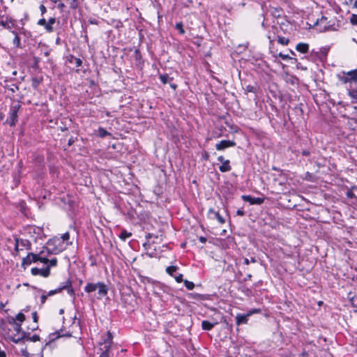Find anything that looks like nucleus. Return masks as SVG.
Masks as SVG:
<instances>
[{
    "instance_id": "nucleus-1",
    "label": "nucleus",
    "mask_w": 357,
    "mask_h": 357,
    "mask_svg": "<svg viewBox=\"0 0 357 357\" xmlns=\"http://www.w3.org/2000/svg\"><path fill=\"white\" fill-rule=\"evenodd\" d=\"M339 80L346 84L351 102L357 104V68L347 73L342 72V75H339Z\"/></svg>"
},
{
    "instance_id": "nucleus-2",
    "label": "nucleus",
    "mask_w": 357,
    "mask_h": 357,
    "mask_svg": "<svg viewBox=\"0 0 357 357\" xmlns=\"http://www.w3.org/2000/svg\"><path fill=\"white\" fill-rule=\"evenodd\" d=\"M314 27L320 33L326 31H335L338 29L340 24L337 22V24L334 20L328 21V18L325 16H322L320 19H317L316 22L314 24Z\"/></svg>"
},
{
    "instance_id": "nucleus-3",
    "label": "nucleus",
    "mask_w": 357,
    "mask_h": 357,
    "mask_svg": "<svg viewBox=\"0 0 357 357\" xmlns=\"http://www.w3.org/2000/svg\"><path fill=\"white\" fill-rule=\"evenodd\" d=\"M98 290V299H101L108 294L109 288L102 282L97 283L88 282L84 287L85 292L90 294Z\"/></svg>"
},
{
    "instance_id": "nucleus-4",
    "label": "nucleus",
    "mask_w": 357,
    "mask_h": 357,
    "mask_svg": "<svg viewBox=\"0 0 357 357\" xmlns=\"http://www.w3.org/2000/svg\"><path fill=\"white\" fill-rule=\"evenodd\" d=\"M22 105L20 102H14L10 107L8 116L4 123L8 124L10 127H14L18 122V113Z\"/></svg>"
},
{
    "instance_id": "nucleus-5",
    "label": "nucleus",
    "mask_w": 357,
    "mask_h": 357,
    "mask_svg": "<svg viewBox=\"0 0 357 357\" xmlns=\"http://www.w3.org/2000/svg\"><path fill=\"white\" fill-rule=\"evenodd\" d=\"M46 244L52 247L50 252L54 255L61 252L66 248L61 239L56 236L49 239Z\"/></svg>"
},
{
    "instance_id": "nucleus-6",
    "label": "nucleus",
    "mask_w": 357,
    "mask_h": 357,
    "mask_svg": "<svg viewBox=\"0 0 357 357\" xmlns=\"http://www.w3.org/2000/svg\"><path fill=\"white\" fill-rule=\"evenodd\" d=\"M0 26L11 32V31H14L13 29L17 27V20L10 15H2V19L0 20Z\"/></svg>"
},
{
    "instance_id": "nucleus-7",
    "label": "nucleus",
    "mask_w": 357,
    "mask_h": 357,
    "mask_svg": "<svg viewBox=\"0 0 357 357\" xmlns=\"http://www.w3.org/2000/svg\"><path fill=\"white\" fill-rule=\"evenodd\" d=\"M65 59L66 63H69L73 66L75 65V66L77 68L75 70L77 73L79 72L80 69L79 68L81 67L83 63L82 60L81 59L77 58L73 54H69L66 56Z\"/></svg>"
},
{
    "instance_id": "nucleus-8",
    "label": "nucleus",
    "mask_w": 357,
    "mask_h": 357,
    "mask_svg": "<svg viewBox=\"0 0 357 357\" xmlns=\"http://www.w3.org/2000/svg\"><path fill=\"white\" fill-rule=\"evenodd\" d=\"M38 261V254H34L33 252H29L26 255V257L22 259V267L24 269L26 266L30 265L32 262L35 263Z\"/></svg>"
},
{
    "instance_id": "nucleus-9",
    "label": "nucleus",
    "mask_w": 357,
    "mask_h": 357,
    "mask_svg": "<svg viewBox=\"0 0 357 357\" xmlns=\"http://www.w3.org/2000/svg\"><path fill=\"white\" fill-rule=\"evenodd\" d=\"M241 199L245 201L249 202L251 205L257 204L261 205L264 202V197H254L251 195H243L241 196Z\"/></svg>"
},
{
    "instance_id": "nucleus-10",
    "label": "nucleus",
    "mask_w": 357,
    "mask_h": 357,
    "mask_svg": "<svg viewBox=\"0 0 357 357\" xmlns=\"http://www.w3.org/2000/svg\"><path fill=\"white\" fill-rule=\"evenodd\" d=\"M31 273L33 275H40L44 278H47L50 275V266H47L44 268H38L37 267L32 268L31 270Z\"/></svg>"
},
{
    "instance_id": "nucleus-11",
    "label": "nucleus",
    "mask_w": 357,
    "mask_h": 357,
    "mask_svg": "<svg viewBox=\"0 0 357 357\" xmlns=\"http://www.w3.org/2000/svg\"><path fill=\"white\" fill-rule=\"evenodd\" d=\"M30 333L24 331L20 336L13 335L10 337V340L15 344L22 342L23 340L30 341Z\"/></svg>"
},
{
    "instance_id": "nucleus-12",
    "label": "nucleus",
    "mask_w": 357,
    "mask_h": 357,
    "mask_svg": "<svg viewBox=\"0 0 357 357\" xmlns=\"http://www.w3.org/2000/svg\"><path fill=\"white\" fill-rule=\"evenodd\" d=\"M236 146V142L231 140L223 139L219 143L215 144V149L218 151H222L229 147H233Z\"/></svg>"
},
{
    "instance_id": "nucleus-13",
    "label": "nucleus",
    "mask_w": 357,
    "mask_h": 357,
    "mask_svg": "<svg viewBox=\"0 0 357 357\" xmlns=\"http://www.w3.org/2000/svg\"><path fill=\"white\" fill-rule=\"evenodd\" d=\"M249 314H241L238 313L236 316V324L237 326L246 324H248V319H249Z\"/></svg>"
},
{
    "instance_id": "nucleus-14",
    "label": "nucleus",
    "mask_w": 357,
    "mask_h": 357,
    "mask_svg": "<svg viewBox=\"0 0 357 357\" xmlns=\"http://www.w3.org/2000/svg\"><path fill=\"white\" fill-rule=\"evenodd\" d=\"M187 297L189 299L194 300V301H205L208 299V295L206 294H200L198 293H190L187 295Z\"/></svg>"
},
{
    "instance_id": "nucleus-15",
    "label": "nucleus",
    "mask_w": 357,
    "mask_h": 357,
    "mask_svg": "<svg viewBox=\"0 0 357 357\" xmlns=\"http://www.w3.org/2000/svg\"><path fill=\"white\" fill-rule=\"evenodd\" d=\"M278 32V27L276 26H272L271 30L268 31V38L269 40L270 49L273 46V42L275 41V36Z\"/></svg>"
},
{
    "instance_id": "nucleus-16",
    "label": "nucleus",
    "mask_w": 357,
    "mask_h": 357,
    "mask_svg": "<svg viewBox=\"0 0 357 357\" xmlns=\"http://www.w3.org/2000/svg\"><path fill=\"white\" fill-rule=\"evenodd\" d=\"M328 52V49H327L326 47H322L320 49L319 52H314V51H312L311 56H312V54H314L315 56L319 58V59L320 61H324V59H326Z\"/></svg>"
},
{
    "instance_id": "nucleus-17",
    "label": "nucleus",
    "mask_w": 357,
    "mask_h": 357,
    "mask_svg": "<svg viewBox=\"0 0 357 357\" xmlns=\"http://www.w3.org/2000/svg\"><path fill=\"white\" fill-rule=\"evenodd\" d=\"M208 215H213L211 218H215L220 224L225 222V218L220 214L218 211H215L213 208H210L208 212Z\"/></svg>"
},
{
    "instance_id": "nucleus-18",
    "label": "nucleus",
    "mask_w": 357,
    "mask_h": 357,
    "mask_svg": "<svg viewBox=\"0 0 357 357\" xmlns=\"http://www.w3.org/2000/svg\"><path fill=\"white\" fill-rule=\"evenodd\" d=\"M59 337H61V331H56L54 333H50L48 336L49 340H48V342H46L45 347H43V350L44 349V348L46 346L49 345L50 344H51L52 342H53L54 341H55L56 340H57Z\"/></svg>"
},
{
    "instance_id": "nucleus-19",
    "label": "nucleus",
    "mask_w": 357,
    "mask_h": 357,
    "mask_svg": "<svg viewBox=\"0 0 357 357\" xmlns=\"http://www.w3.org/2000/svg\"><path fill=\"white\" fill-rule=\"evenodd\" d=\"M11 33L15 35V37L13 40V44L15 47L22 49L23 46L21 43V38L19 36V33L16 31H11Z\"/></svg>"
},
{
    "instance_id": "nucleus-20",
    "label": "nucleus",
    "mask_w": 357,
    "mask_h": 357,
    "mask_svg": "<svg viewBox=\"0 0 357 357\" xmlns=\"http://www.w3.org/2000/svg\"><path fill=\"white\" fill-rule=\"evenodd\" d=\"M296 50L303 54L307 53L309 50V45L307 43H300L297 44Z\"/></svg>"
},
{
    "instance_id": "nucleus-21",
    "label": "nucleus",
    "mask_w": 357,
    "mask_h": 357,
    "mask_svg": "<svg viewBox=\"0 0 357 357\" xmlns=\"http://www.w3.org/2000/svg\"><path fill=\"white\" fill-rule=\"evenodd\" d=\"M231 169V167L230 165V162L229 160H226L222 163V165L219 167V170L221 172H229Z\"/></svg>"
},
{
    "instance_id": "nucleus-22",
    "label": "nucleus",
    "mask_w": 357,
    "mask_h": 357,
    "mask_svg": "<svg viewBox=\"0 0 357 357\" xmlns=\"http://www.w3.org/2000/svg\"><path fill=\"white\" fill-rule=\"evenodd\" d=\"M70 286H72V280L70 278H68L65 282L61 283L58 287V290L61 292L63 290H67L69 287H70Z\"/></svg>"
},
{
    "instance_id": "nucleus-23",
    "label": "nucleus",
    "mask_w": 357,
    "mask_h": 357,
    "mask_svg": "<svg viewBox=\"0 0 357 357\" xmlns=\"http://www.w3.org/2000/svg\"><path fill=\"white\" fill-rule=\"evenodd\" d=\"M56 18L55 17H50L48 21L46 22L45 24V30L48 33H52L54 31V28L52 25L55 23Z\"/></svg>"
},
{
    "instance_id": "nucleus-24",
    "label": "nucleus",
    "mask_w": 357,
    "mask_h": 357,
    "mask_svg": "<svg viewBox=\"0 0 357 357\" xmlns=\"http://www.w3.org/2000/svg\"><path fill=\"white\" fill-rule=\"evenodd\" d=\"M216 323H211L209 321L204 320L202 322V328L204 331H211Z\"/></svg>"
},
{
    "instance_id": "nucleus-25",
    "label": "nucleus",
    "mask_w": 357,
    "mask_h": 357,
    "mask_svg": "<svg viewBox=\"0 0 357 357\" xmlns=\"http://www.w3.org/2000/svg\"><path fill=\"white\" fill-rule=\"evenodd\" d=\"M20 245L21 247L20 250H22L23 248L26 250L31 249V243L27 239L20 238Z\"/></svg>"
},
{
    "instance_id": "nucleus-26",
    "label": "nucleus",
    "mask_w": 357,
    "mask_h": 357,
    "mask_svg": "<svg viewBox=\"0 0 357 357\" xmlns=\"http://www.w3.org/2000/svg\"><path fill=\"white\" fill-rule=\"evenodd\" d=\"M43 82L42 77H33L31 78V86L34 89H37L40 84Z\"/></svg>"
},
{
    "instance_id": "nucleus-27",
    "label": "nucleus",
    "mask_w": 357,
    "mask_h": 357,
    "mask_svg": "<svg viewBox=\"0 0 357 357\" xmlns=\"http://www.w3.org/2000/svg\"><path fill=\"white\" fill-rule=\"evenodd\" d=\"M159 79L163 84L173 81L174 77H169L168 74H162L159 75Z\"/></svg>"
},
{
    "instance_id": "nucleus-28",
    "label": "nucleus",
    "mask_w": 357,
    "mask_h": 357,
    "mask_svg": "<svg viewBox=\"0 0 357 357\" xmlns=\"http://www.w3.org/2000/svg\"><path fill=\"white\" fill-rule=\"evenodd\" d=\"M28 20H29V15L27 13H24V17L20 20V23L21 24V27H20V29L21 30L20 33H25V30L24 29V26L25 24V22Z\"/></svg>"
},
{
    "instance_id": "nucleus-29",
    "label": "nucleus",
    "mask_w": 357,
    "mask_h": 357,
    "mask_svg": "<svg viewBox=\"0 0 357 357\" xmlns=\"http://www.w3.org/2000/svg\"><path fill=\"white\" fill-rule=\"evenodd\" d=\"M98 135L101 138H104L107 136H110L111 133L109 132L106 129L102 127H99L98 129Z\"/></svg>"
},
{
    "instance_id": "nucleus-30",
    "label": "nucleus",
    "mask_w": 357,
    "mask_h": 357,
    "mask_svg": "<svg viewBox=\"0 0 357 357\" xmlns=\"http://www.w3.org/2000/svg\"><path fill=\"white\" fill-rule=\"evenodd\" d=\"M100 347L98 350L100 351H109L111 349L112 344L105 343L104 342H99Z\"/></svg>"
},
{
    "instance_id": "nucleus-31",
    "label": "nucleus",
    "mask_w": 357,
    "mask_h": 357,
    "mask_svg": "<svg viewBox=\"0 0 357 357\" xmlns=\"http://www.w3.org/2000/svg\"><path fill=\"white\" fill-rule=\"evenodd\" d=\"M134 57L137 62V64H140L143 63L142 61V56L140 52V50L139 49H136L134 52Z\"/></svg>"
},
{
    "instance_id": "nucleus-32",
    "label": "nucleus",
    "mask_w": 357,
    "mask_h": 357,
    "mask_svg": "<svg viewBox=\"0 0 357 357\" xmlns=\"http://www.w3.org/2000/svg\"><path fill=\"white\" fill-rule=\"evenodd\" d=\"M131 236H132V233L128 232L126 229H123L119 234V238L122 241H125L127 238H130Z\"/></svg>"
},
{
    "instance_id": "nucleus-33",
    "label": "nucleus",
    "mask_w": 357,
    "mask_h": 357,
    "mask_svg": "<svg viewBox=\"0 0 357 357\" xmlns=\"http://www.w3.org/2000/svg\"><path fill=\"white\" fill-rule=\"evenodd\" d=\"M282 10L281 8H273L271 12L272 15L275 18H280L282 15Z\"/></svg>"
},
{
    "instance_id": "nucleus-34",
    "label": "nucleus",
    "mask_w": 357,
    "mask_h": 357,
    "mask_svg": "<svg viewBox=\"0 0 357 357\" xmlns=\"http://www.w3.org/2000/svg\"><path fill=\"white\" fill-rule=\"evenodd\" d=\"M178 269V267L176 266H169L166 268V272L170 276H174V273Z\"/></svg>"
},
{
    "instance_id": "nucleus-35",
    "label": "nucleus",
    "mask_w": 357,
    "mask_h": 357,
    "mask_svg": "<svg viewBox=\"0 0 357 357\" xmlns=\"http://www.w3.org/2000/svg\"><path fill=\"white\" fill-rule=\"evenodd\" d=\"M60 239H62V243H63L64 242H66V245H71L72 243L71 242H68L69 239H70V234L69 232H66L64 233L63 234H62V236H61V238Z\"/></svg>"
},
{
    "instance_id": "nucleus-36",
    "label": "nucleus",
    "mask_w": 357,
    "mask_h": 357,
    "mask_svg": "<svg viewBox=\"0 0 357 357\" xmlns=\"http://www.w3.org/2000/svg\"><path fill=\"white\" fill-rule=\"evenodd\" d=\"M278 56L281 58L282 60H294V63L298 61L297 59L289 56L288 54H282V52H280Z\"/></svg>"
},
{
    "instance_id": "nucleus-37",
    "label": "nucleus",
    "mask_w": 357,
    "mask_h": 357,
    "mask_svg": "<svg viewBox=\"0 0 357 357\" xmlns=\"http://www.w3.org/2000/svg\"><path fill=\"white\" fill-rule=\"evenodd\" d=\"M112 340H113L112 333L110 331H107V337L104 338L102 342L109 344H112V343H113Z\"/></svg>"
},
{
    "instance_id": "nucleus-38",
    "label": "nucleus",
    "mask_w": 357,
    "mask_h": 357,
    "mask_svg": "<svg viewBox=\"0 0 357 357\" xmlns=\"http://www.w3.org/2000/svg\"><path fill=\"white\" fill-rule=\"evenodd\" d=\"M175 29L178 30V33L181 35H183L185 33L182 22H177L175 25Z\"/></svg>"
},
{
    "instance_id": "nucleus-39",
    "label": "nucleus",
    "mask_w": 357,
    "mask_h": 357,
    "mask_svg": "<svg viewBox=\"0 0 357 357\" xmlns=\"http://www.w3.org/2000/svg\"><path fill=\"white\" fill-rule=\"evenodd\" d=\"M278 42L282 45H287L289 43V40L282 36H278Z\"/></svg>"
},
{
    "instance_id": "nucleus-40",
    "label": "nucleus",
    "mask_w": 357,
    "mask_h": 357,
    "mask_svg": "<svg viewBox=\"0 0 357 357\" xmlns=\"http://www.w3.org/2000/svg\"><path fill=\"white\" fill-rule=\"evenodd\" d=\"M16 321L18 323H21V324L25 321L26 317L25 315L22 312H19L16 316Z\"/></svg>"
},
{
    "instance_id": "nucleus-41",
    "label": "nucleus",
    "mask_w": 357,
    "mask_h": 357,
    "mask_svg": "<svg viewBox=\"0 0 357 357\" xmlns=\"http://www.w3.org/2000/svg\"><path fill=\"white\" fill-rule=\"evenodd\" d=\"M13 326V328H14V330L19 334L22 335V332H24V331L22 330V324L21 323H18L17 322L16 324H15Z\"/></svg>"
},
{
    "instance_id": "nucleus-42",
    "label": "nucleus",
    "mask_w": 357,
    "mask_h": 357,
    "mask_svg": "<svg viewBox=\"0 0 357 357\" xmlns=\"http://www.w3.org/2000/svg\"><path fill=\"white\" fill-rule=\"evenodd\" d=\"M183 283H184V285L185 287L188 289V290H192L194 289L195 287V284L192 282H190V281H188L187 280H185L183 281Z\"/></svg>"
},
{
    "instance_id": "nucleus-43",
    "label": "nucleus",
    "mask_w": 357,
    "mask_h": 357,
    "mask_svg": "<svg viewBox=\"0 0 357 357\" xmlns=\"http://www.w3.org/2000/svg\"><path fill=\"white\" fill-rule=\"evenodd\" d=\"M52 247L50 245H47L46 244V246H44L43 248V250L40 252V255H43L44 252H47V254L49 255H54L53 253L50 252Z\"/></svg>"
},
{
    "instance_id": "nucleus-44",
    "label": "nucleus",
    "mask_w": 357,
    "mask_h": 357,
    "mask_svg": "<svg viewBox=\"0 0 357 357\" xmlns=\"http://www.w3.org/2000/svg\"><path fill=\"white\" fill-rule=\"evenodd\" d=\"M357 300V296H354L350 299L351 305L354 308V312L357 313V304L355 303Z\"/></svg>"
},
{
    "instance_id": "nucleus-45",
    "label": "nucleus",
    "mask_w": 357,
    "mask_h": 357,
    "mask_svg": "<svg viewBox=\"0 0 357 357\" xmlns=\"http://www.w3.org/2000/svg\"><path fill=\"white\" fill-rule=\"evenodd\" d=\"M40 253L38 254V261H40L43 264H47L48 263V261L49 259H47V257L46 256H40Z\"/></svg>"
},
{
    "instance_id": "nucleus-46",
    "label": "nucleus",
    "mask_w": 357,
    "mask_h": 357,
    "mask_svg": "<svg viewBox=\"0 0 357 357\" xmlns=\"http://www.w3.org/2000/svg\"><path fill=\"white\" fill-rule=\"evenodd\" d=\"M67 293L73 298V299L75 298V291L74 289L73 288V286H70L67 290Z\"/></svg>"
},
{
    "instance_id": "nucleus-47",
    "label": "nucleus",
    "mask_w": 357,
    "mask_h": 357,
    "mask_svg": "<svg viewBox=\"0 0 357 357\" xmlns=\"http://www.w3.org/2000/svg\"><path fill=\"white\" fill-rule=\"evenodd\" d=\"M242 292H243L246 296H250L252 294V291L249 288L243 286L241 288Z\"/></svg>"
},
{
    "instance_id": "nucleus-48",
    "label": "nucleus",
    "mask_w": 357,
    "mask_h": 357,
    "mask_svg": "<svg viewBox=\"0 0 357 357\" xmlns=\"http://www.w3.org/2000/svg\"><path fill=\"white\" fill-rule=\"evenodd\" d=\"M350 22L353 25L357 24V15L356 14H352L350 17Z\"/></svg>"
},
{
    "instance_id": "nucleus-49",
    "label": "nucleus",
    "mask_w": 357,
    "mask_h": 357,
    "mask_svg": "<svg viewBox=\"0 0 357 357\" xmlns=\"http://www.w3.org/2000/svg\"><path fill=\"white\" fill-rule=\"evenodd\" d=\"M47 264H49L48 266H50V268L51 266H56L57 265V259H56V258H53V259H49Z\"/></svg>"
},
{
    "instance_id": "nucleus-50",
    "label": "nucleus",
    "mask_w": 357,
    "mask_h": 357,
    "mask_svg": "<svg viewBox=\"0 0 357 357\" xmlns=\"http://www.w3.org/2000/svg\"><path fill=\"white\" fill-rule=\"evenodd\" d=\"M17 321H16V318L15 317H8V323L10 325H14L15 324H16Z\"/></svg>"
},
{
    "instance_id": "nucleus-51",
    "label": "nucleus",
    "mask_w": 357,
    "mask_h": 357,
    "mask_svg": "<svg viewBox=\"0 0 357 357\" xmlns=\"http://www.w3.org/2000/svg\"><path fill=\"white\" fill-rule=\"evenodd\" d=\"M40 337L37 334H34L33 335H32L30 338V341L31 342H38V341H40Z\"/></svg>"
},
{
    "instance_id": "nucleus-52",
    "label": "nucleus",
    "mask_w": 357,
    "mask_h": 357,
    "mask_svg": "<svg viewBox=\"0 0 357 357\" xmlns=\"http://www.w3.org/2000/svg\"><path fill=\"white\" fill-rule=\"evenodd\" d=\"M202 160H204L205 161H207V160H209V154H208V153L206 151H204L202 153Z\"/></svg>"
},
{
    "instance_id": "nucleus-53",
    "label": "nucleus",
    "mask_w": 357,
    "mask_h": 357,
    "mask_svg": "<svg viewBox=\"0 0 357 357\" xmlns=\"http://www.w3.org/2000/svg\"><path fill=\"white\" fill-rule=\"evenodd\" d=\"M260 312H261L260 309L254 308V309L249 310L247 313L249 314V316L250 317L251 315H252L255 313H259Z\"/></svg>"
},
{
    "instance_id": "nucleus-54",
    "label": "nucleus",
    "mask_w": 357,
    "mask_h": 357,
    "mask_svg": "<svg viewBox=\"0 0 357 357\" xmlns=\"http://www.w3.org/2000/svg\"><path fill=\"white\" fill-rule=\"evenodd\" d=\"M174 279L175 280L178 282V283H180L181 282H183L184 280H183V274L180 273L178 274V275H176V276H174Z\"/></svg>"
},
{
    "instance_id": "nucleus-55",
    "label": "nucleus",
    "mask_w": 357,
    "mask_h": 357,
    "mask_svg": "<svg viewBox=\"0 0 357 357\" xmlns=\"http://www.w3.org/2000/svg\"><path fill=\"white\" fill-rule=\"evenodd\" d=\"M77 139V137H70V139H68V146H71L75 142Z\"/></svg>"
},
{
    "instance_id": "nucleus-56",
    "label": "nucleus",
    "mask_w": 357,
    "mask_h": 357,
    "mask_svg": "<svg viewBox=\"0 0 357 357\" xmlns=\"http://www.w3.org/2000/svg\"><path fill=\"white\" fill-rule=\"evenodd\" d=\"M22 356L24 357H31V354L27 351L26 349H22L21 350Z\"/></svg>"
},
{
    "instance_id": "nucleus-57",
    "label": "nucleus",
    "mask_w": 357,
    "mask_h": 357,
    "mask_svg": "<svg viewBox=\"0 0 357 357\" xmlns=\"http://www.w3.org/2000/svg\"><path fill=\"white\" fill-rule=\"evenodd\" d=\"M58 293H60V291L58 290V288L54 289V290H50L48 293H47V296H53L56 294H58Z\"/></svg>"
},
{
    "instance_id": "nucleus-58",
    "label": "nucleus",
    "mask_w": 357,
    "mask_h": 357,
    "mask_svg": "<svg viewBox=\"0 0 357 357\" xmlns=\"http://www.w3.org/2000/svg\"><path fill=\"white\" fill-rule=\"evenodd\" d=\"M15 250L18 252L20 250L19 247L20 246V238H15Z\"/></svg>"
},
{
    "instance_id": "nucleus-59",
    "label": "nucleus",
    "mask_w": 357,
    "mask_h": 357,
    "mask_svg": "<svg viewBox=\"0 0 357 357\" xmlns=\"http://www.w3.org/2000/svg\"><path fill=\"white\" fill-rule=\"evenodd\" d=\"M46 20L45 18H41L38 21V24L40 26H43L45 29V24H46Z\"/></svg>"
},
{
    "instance_id": "nucleus-60",
    "label": "nucleus",
    "mask_w": 357,
    "mask_h": 357,
    "mask_svg": "<svg viewBox=\"0 0 357 357\" xmlns=\"http://www.w3.org/2000/svg\"><path fill=\"white\" fill-rule=\"evenodd\" d=\"M346 195L349 199H353V198H354L356 197L354 193L351 190H348L346 192Z\"/></svg>"
},
{
    "instance_id": "nucleus-61",
    "label": "nucleus",
    "mask_w": 357,
    "mask_h": 357,
    "mask_svg": "<svg viewBox=\"0 0 357 357\" xmlns=\"http://www.w3.org/2000/svg\"><path fill=\"white\" fill-rule=\"evenodd\" d=\"M32 318H33V320L35 323H38V313L36 311L33 312L32 313Z\"/></svg>"
},
{
    "instance_id": "nucleus-62",
    "label": "nucleus",
    "mask_w": 357,
    "mask_h": 357,
    "mask_svg": "<svg viewBox=\"0 0 357 357\" xmlns=\"http://www.w3.org/2000/svg\"><path fill=\"white\" fill-rule=\"evenodd\" d=\"M310 151L308 149H303L301 153L303 156H309L310 155Z\"/></svg>"
},
{
    "instance_id": "nucleus-63",
    "label": "nucleus",
    "mask_w": 357,
    "mask_h": 357,
    "mask_svg": "<svg viewBox=\"0 0 357 357\" xmlns=\"http://www.w3.org/2000/svg\"><path fill=\"white\" fill-rule=\"evenodd\" d=\"M109 351H100L99 357H109Z\"/></svg>"
},
{
    "instance_id": "nucleus-64",
    "label": "nucleus",
    "mask_w": 357,
    "mask_h": 357,
    "mask_svg": "<svg viewBox=\"0 0 357 357\" xmlns=\"http://www.w3.org/2000/svg\"><path fill=\"white\" fill-rule=\"evenodd\" d=\"M300 357H309V354L305 349L299 354Z\"/></svg>"
}]
</instances>
